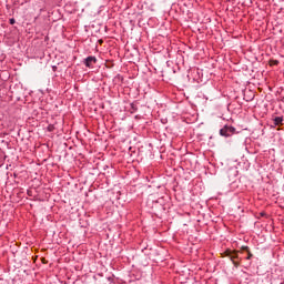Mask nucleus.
I'll return each mask as SVG.
<instances>
[{
  "mask_svg": "<svg viewBox=\"0 0 284 284\" xmlns=\"http://www.w3.org/2000/svg\"><path fill=\"white\" fill-rule=\"evenodd\" d=\"M261 216H265V213H261Z\"/></svg>",
  "mask_w": 284,
  "mask_h": 284,
  "instance_id": "nucleus-10",
  "label": "nucleus"
},
{
  "mask_svg": "<svg viewBox=\"0 0 284 284\" xmlns=\"http://www.w3.org/2000/svg\"><path fill=\"white\" fill-rule=\"evenodd\" d=\"M130 106H131V109H130L131 114H134V112H139V103L138 102H132L130 104Z\"/></svg>",
  "mask_w": 284,
  "mask_h": 284,
  "instance_id": "nucleus-4",
  "label": "nucleus"
},
{
  "mask_svg": "<svg viewBox=\"0 0 284 284\" xmlns=\"http://www.w3.org/2000/svg\"><path fill=\"white\" fill-rule=\"evenodd\" d=\"M10 26H14L17 23V20L14 18L9 19Z\"/></svg>",
  "mask_w": 284,
  "mask_h": 284,
  "instance_id": "nucleus-8",
  "label": "nucleus"
},
{
  "mask_svg": "<svg viewBox=\"0 0 284 284\" xmlns=\"http://www.w3.org/2000/svg\"><path fill=\"white\" fill-rule=\"evenodd\" d=\"M242 250H243L244 252H250V246H242Z\"/></svg>",
  "mask_w": 284,
  "mask_h": 284,
  "instance_id": "nucleus-9",
  "label": "nucleus"
},
{
  "mask_svg": "<svg viewBox=\"0 0 284 284\" xmlns=\"http://www.w3.org/2000/svg\"><path fill=\"white\" fill-rule=\"evenodd\" d=\"M224 256H227L232 261L234 267H239V265H241V262L236 261L239 260V251H232L227 248L224 252Z\"/></svg>",
  "mask_w": 284,
  "mask_h": 284,
  "instance_id": "nucleus-2",
  "label": "nucleus"
},
{
  "mask_svg": "<svg viewBox=\"0 0 284 284\" xmlns=\"http://www.w3.org/2000/svg\"><path fill=\"white\" fill-rule=\"evenodd\" d=\"M236 134V128L225 124L222 129H220V136H224V139H230V136H234Z\"/></svg>",
  "mask_w": 284,
  "mask_h": 284,
  "instance_id": "nucleus-1",
  "label": "nucleus"
},
{
  "mask_svg": "<svg viewBox=\"0 0 284 284\" xmlns=\"http://www.w3.org/2000/svg\"><path fill=\"white\" fill-rule=\"evenodd\" d=\"M247 253V256H246V261H250L254 257V254H252L251 251L246 252Z\"/></svg>",
  "mask_w": 284,
  "mask_h": 284,
  "instance_id": "nucleus-7",
  "label": "nucleus"
},
{
  "mask_svg": "<svg viewBox=\"0 0 284 284\" xmlns=\"http://www.w3.org/2000/svg\"><path fill=\"white\" fill-rule=\"evenodd\" d=\"M280 284H284V281L282 283H280Z\"/></svg>",
  "mask_w": 284,
  "mask_h": 284,
  "instance_id": "nucleus-11",
  "label": "nucleus"
},
{
  "mask_svg": "<svg viewBox=\"0 0 284 284\" xmlns=\"http://www.w3.org/2000/svg\"><path fill=\"white\" fill-rule=\"evenodd\" d=\"M97 57L94 55H89L83 60V64L85 65V68H94V64L97 63Z\"/></svg>",
  "mask_w": 284,
  "mask_h": 284,
  "instance_id": "nucleus-3",
  "label": "nucleus"
},
{
  "mask_svg": "<svg viewBox=\"0 0 284 284\" xmlns=\"http://www.w3.org/2000/svg\"><path fill=\"white\" fill-rule=\"evenodd\" d=\"M273 123L274 125H281L283 123V116H275Z\"/></svg>",
  "mask_w": 284,
  "mask_h": 284,
  "instance_id": "nucleus-5",
  "label": "nucleus"
},
{
  "mask_svg": "<svg viewBox=\"0 0 284 284\" xmlns=\"http://www.w3.org/2000/svg\"><path fill=\"white\" fill-rule=\"evenodd\" d=\"M47 130H48V132H54V130H55L54 124H49Z\"/></svg>",
  "mask_w": 284,
  "mask_h": 284,
  "instance_id": "nucleus-6",
  "label": "nucleus"
}]
</instances>
